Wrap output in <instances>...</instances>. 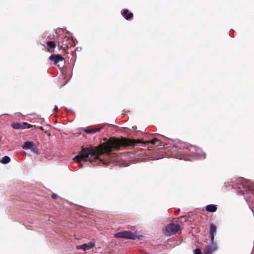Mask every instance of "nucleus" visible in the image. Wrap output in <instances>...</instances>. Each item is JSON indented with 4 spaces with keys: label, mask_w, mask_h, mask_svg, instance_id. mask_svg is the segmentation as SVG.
<instances>
[{
    "label": "nucleus",
    "mask_w": 254,
    "mask_h": 254,
    "mask_svg": "<svg viewBox=\"0 0 254 254\" xmlns=\"http://www.w3.org/2000/svg\"><path fill=\"white\" fill-rule=\"evenodd\" d=\"M143 143L145 146H147L148 148H152L150 145H153L156 143H160V140L157 138H154L151 140H147L142 142L140 139H131L125 137L121 139L112 137L110 138L107 142L101 143L95 147H83L78 155L73 158L78 162L81 161H90L91 162H97L99 163L102 161L100 158L101 155L104 153H110L114 150H118L121 146H134L136 144Z\"/></svg>",
    "instance_id": "obj_1"
},
{
    "label": "nucleus",
    "mask_w": 254,
    "mask_h": 254,
    "mask_svg": "<svg viewBox=\"0 0 254 254\" xmlns=\"http://www.w3.org/2000/svg\"><path fill=\"white\" fill-rule=\"evenodd\" d=\"M182 227L179 224L174 223H169L166 226L163 233L167 236H170L177 233L181 234Z\"/></svg>",
    "instance_id": "obj_2"
},
{
    "label": "nucleus",
    "mask_w": 254,
    "mask_h": 254,
    "mask_svg": "<svg viewBox=\"0 0 254 254\" xmlns=\"http://www.w3.org/2000/svg\"><path fill=\"white\" fill-rule=\"evenodd\" d=\"M49 58L54 64L57 65L60 68L64 66V59L62 56L59 54H53Z\"/></svg>",
    "instance_id": "obj_3"
},
{
    "label": "nucleus",
    "mask_w": 254,
    "mask_h": 254,
    "mask_svg": "<svg viewBox=\"0 0 254 254\" xmlns=\"http://www.w3.org/2000/svg\"><path fill=\"white\" fill-rule=\"evenodd\" d=\"M115 237L118 238H125L131 240H135L137 238V236L135 233L126 231L116 233Z\"/></svg>",
    "instance_id": "obj_4"
},
{
    "label": "nucleus",
    "mask_w": 254,
    "mask_h": 254,
    "mask_svg": "<svg viewBox=\"0 0 254 254\" xmlns=\"http://www.w3.org/2000/svg\"><path fill=\"white\" fill-rule=\"evenodd\" d=\"M217 249V245L214 243V241L211 242V245H207L205 246L204 249V253L205 254H211Z\"/></svg>",
    "instance_id": "obj_5"
},
{
    "label": "nucleus",
    "mask_w": 254,
    "mask_h": 254,
    "mask_svg": "<svg viewBox=\"0 0 254 254\" xmlns=\"http://www.w3.org/2000/svg\"><path fill=\"white\" fill-rule=\"evenodd\" d=\"M61 43L64 46V48H65L66 50L73 46V41L72 39L67 37H65L62 39Z\"/></svg>",
    "instance_id": "obj_6"
},
{
    "label": "nucleus",
    "mask_w": 254,
    "mask_h": 254,
    "mask_svg": "<svg viewBox=\"0 0 254 254\" xmlns=\"http://www.w3.org/2000/svg\"><path fill=\"white\" fill-rule=\"evenodd\" d=\"M95 246V244L92 242H89L87 244H84L81 245L77 246L76 248L78 250H83L84 251H86L90 250Z\"/></svg>",
    "instance_id": "obj_7"
},
{
    "label": "nucleus",
    "mask_w": 254,
    "mask_h": 254,
    "mask_svg": "<svg viewBox=\"0 0 254 254\" xmlns=\"http://www.w3.org/2000/svg\"><path fill=\"white\" fill-rule=\"evenodd\" d=\"M216 226L215 224L211 223L210 225L209 229V235L211 239V242L214 241V235L216 233Z\"/></svg>",
    "instance_id": "obj_8"
},
{
    "label": "nucleus",
    "mask_w": 254,
    "mask_h": 254,
    "mask_svg": "<svg viewBox=\"0 0 254 254\" xmlns=\"http://www.w3.org/2000/svg\"><path fill=\"white\" fill-rule=\"evenodd\" d=\"M47 50L50 53L54 52V48L56 47V45L54 41H49L47 43Z\"/></svg>",
    "instance_id": "obj_9"
},
{
    "label": "nucleus",
    "mask_w": 254,
    "mask_h": 254,
    "mask_svg": "<svg viewBox=\"0 0 254 254\" xmlns=\"http://www.w3.org/2000/svg\"><path fill=\"white\" fill-rule=\"evenodd\" d=\"M122 15L127 20H130L133 16V13L132 12H129L128 9L124 10L122 13Z\"/></svg>",
    "instance_id": "obj_10"
},
{
    "label": "nucleus",
    "mask_w": 254,
    "mask_h": 254,
    "mask_svg": "<svg viewBox=\"0 0 254 254\" xmlns=\"http://www.w3.org/2000/svg\"><path fill=\"white\" fill-rule=\"evenodd\" d=\"M206 210L210 212H214L217 210V206L214 204H209L206 206Z\"/></svg>",
    "instance_id": "obj_11"
},
{
    "label": "nucleus",
    "mask_w": 254,
    "mask_h": 254,
    "mask_svg": "<svg viewBox=\"0 0 254 254\" xmlns=\"http://www.w3.org/2000/svg\"><path fill=\"white\" fill-rule=\"evenodd\" d=\"M33 146H34V144L32 141H26L24 142L22 147L25 149H28L31 148Z\"/></svg>",
    "instance_id": "obj_12"
},
{
    "label": "nucleus",
    "mask_w": 254,
    "mask_h": 254,
    "mask_svg": "<svg viewBox=\"0 0 254 254\" xmlns=\"http://www.w3.org/2000/svg\"><path fill=\"white\" fill-rule=\"evenodd\" d=\"M101 128H95L93 129L85 128L84 131L87 133L90 134L100 131Z\"/></svg>",
    "instance_id": "obj_13"
},
{
    "label": "nucleus",
    "mask_w": 254,
    "mask_h": 254,
    "mask_svg": "<svg viewBox=\"0 0 254 254\" xmlns=\"http://www.w3.org/2000/svg\"><path fill=\"white\" fill-rule=\"evenodd\" d=\"M10 158L8 156H4L0 160V162L3 164H6L10 162Z\"/></svg>",
    "instance_id": "obj_14"
},
{
    "label": "nucleus",
    "mask_w": 254,
    "mask_h": 254,
    "mask_svg": "<svg viewBox=\"0 0 254 254\" xmlns=\"http://www.w3.org/2000/svg\"><path fill=\"white\" fill-rule=\"evenodd\" d=\"M21 124L22 123H13V124H11V127L13 128L16 129H22V127Z\"/></svg>",
    "instance_id": "obj_15"
},
{
    "label": "nucleus",
    "mask_w": 254,
    "mask_h": 254,
    "mask_svg": "<svg viewBox=\"0 0 254 254\" xmlns=\"http://www.w3.org/2000/svg\"><path fill=\"white\" fill-rule=\"evenodd\" d=\"M22 125V129H25V128H30L31 127H32V125L27 123H22L21 124Z\"/></svg>",
    "instance_id": "obj_16"
},
{
    "label": "nucleus",
    "mask_w": 254,
    "mask_h": 254,
    "mask_svg": "<svg viewBox=\"0 0 254 254\" xmlns=\"http://www.w3.org/2000/svg\"><path fill=\"white\" fill-rule=\"evenodd\" d=\"M64 46H63V44L60 45V43H59V44H58V47H59V49H63V52H64L66 53V49H65V48H64Z\"/></svg>",
    "instance_id": "obj_17"
},
{
    "label": "nucleus",
    "mask_w": 254,
    "mask_h": 254,
    "mask_svg": "<svg viewBox=\"0 0 254 254\" xmlns=\"http://www.w3.org/2000/svg\"><path fill=\"white\" fill-rule=\"evenodd\" d=\"M194 254H201V251L200 249L196 248L194 251Z\"/></svg>",
    "instance_id": "obj_18"
},
{
    "label": "nucleus",
    "mask_w": 254,
    "mask_h": 254,
    "mask_svg": "<svg viewBox=\"0 0 254 254\" xmlns=\"http://www.w3.org/2000/svg\"><path fill=\"white\" fill-rule=\"evenodd\" d=\"M51 197H52V198L55 199H57L58 197V195L57 194L53 193L52 194Z\"/></svg>",
    "instance_id": "obj_19"
},
{
    "label": "nucleus",
    "mask_w": 254,
    "mask_h": 254,
    "mask_svg": "<svg viewBox=\"0 0 254 254\" xmlns=\"http://www.w3.org/2000/svg\"><path fill=\"white\" fill-rule=\"evenodd\" d=\"M199 155L201 158H205V156H206V154L205 153H202V154Z\"/></svg>",
    "instance_id": "obj_20"
},
{
    "label": "nucleus",
    "mask_w": 254,
    "mask_h": 254,
    "mask_svg": "<svg viewBox=\"0 0 254 254\" xmlns=\"http://www.w3.org/2000/svg\"><path fill=\"white\" fill-rule=\"evenodd\" d=\"M54 111H58V107L57 106H55L54 109Z\"/></svg>",
    "instance_id": "obj_21"
},
{
    "label": "nucleus",
    "mask_w": 254,
    "mask_h": 254,
    "mask_svg": "<svg viewBox=\"0 0 254 254\" xmlns=\"http://www.w3.org/2000/svg\"><path fill=\"white\" fill-rule=\"evenodd\" d=\"M251 191H252V193L254 194V190L253 189H250Z\"/></svg>",
    "instance_id": "obj_22"
},
{
    "label": "nucleus",
    "mask_w": 254,
    "mask_h": 254,
    "mask_svg": "<svg viewBox=\"0 0 254 254\" xmlns=\"http://www.w3.org/2000/svg\"><path fill=\"white\" fill-rule=\"evenodd\" d=\"M80 166L81 168H82L83 167V166L82 164H80Z\"/></svg>",
    "instance_id": "obj_23"
},
{
    "label": "nucleus",
    "mask_w": 254,
    "mask_h": 254,
    "mask_svg": "<svg viewBox=\"0 0 254 254\" xmlns=\"http://www.w3.org/2000/svg\"><path fill=\"white\" fill-rule=\"evenodd\" d=\"M1 139H2V136L1 135H0V141H1Z\"/></svg>",
    "instance_id": "obj_24"
}]
</instances>
